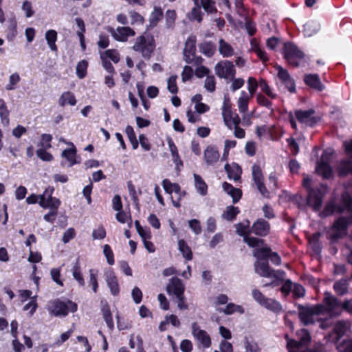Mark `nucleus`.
<instances>
[{
	"instance_id": "obj_1",
	"label": "nucleus",
	"mask_w": 352,
	"mask_h": 352,
	"mask_svg": "<svg viewBox=\"0 0 352 352\" xmlns=\"http://www.w3.org/2000/svg\"><path fill=\"white\" fill-rule=\"evenodd\" d=\"M298 340L287 339V348L289 352H324V347L320 344H317L313 349H306L311 342V336L309 332L302 329L296 333Z\"/></svg>"
},
{
	"instance_id": "obj_2",
	"label": "nucleus",
	"mask_w": 352,
	"mask_h": 352,
	"mask_svg": "<svg viewBox=\"0 0 352 352\" xmlns=\"http://www.w3.org/2000/svg\"><path fill=\"white\" fill-rule=\"evenodd\" d=\"M302 184L308 191L307 199V205L311 207L314 210H318L321 208L323 197L327 192V186L324 184H320L316 188H311V179L309 177H306L303 179Z\"/></svg>"
},
{
	"instance_id": "obj_3",
	"label": "nucleus",
	"mask_w": 352,
	"mask_h": 352,
	"mask_svg": "<svg viewBox=\"0 0 352 352\" xmlns=\"http://www.w3.org/2000/svg\"><path fill=\"white\" fill-rule=\"evenodd\" d=\"M132 49L148 60L155 49V39L151 34L144 33L135 38Z\"/></svg>"
},
{
	"instance_id": "obj_4",
	"label": "nucleus",
	"mask_w": 352,
	"mask_h": 352,
	"mask_svg": "<svg viewBox=\"0 0 352 352\" xmlns=\"http://www.w3.org/2000/svg\"><path fill=\"white\" fill-rule=\"evenodd\" d=\"M323 305H316L314 306L298 305V311L300 321L305 325L314 324L318 316L323 312Z\"/></svg>"
},
{
	"instance_id": "obj_5",
	"label": "nucleus",
	"mask_w": 352,
	"mask_h": 352,
	"mask_svg": "<svg viewBox=\"0 0 352 352\" xmlns=\"http://www.w3.org/2000/svg\"><path fill=\"white\" fill-rule=\"evenodd\" d=\"M76 310L77 305L69 300L61 301L57 299L49 303V311L55 316H65L69 312H75Z\"/></svg>"
},
{
	"instance_id": "obj_6",
	"label": "nucleus",
	"mask_w": 352,
	"mask_h": 352,
	"mask_svg": "<svg viewBox=\"0 0 352 352\" xmlns=\"http://www.w3.org/2000/svg\"><path fill=\"white\" fill-rule=\"evenodd\" d=\"M274 67L277 71V77L278 80L276 84L278 87L279 89H283V91L288 90L291 93H295V82L287 70L278 65H275Z\"/></svg>"
},
{
	"instance_id": "obj_7",
	"label": "nucleus",
	"mask_w": 352,
	"mask_h": 352,
	"mask_svg": "<svg viewBox=\"0 0 352 352\" xmlns=\"http://www.w3.org/2000/svg\"><path fill=\"white\" fill-rule=\"evenodd\" d=\"M352 224V216L349 217H340L333 225L329 231V237L336 241L343 237L346 233V228L349 225Z\"/></svg>"
},
{
	"instance_id": "obj_8",
	"label": "nucleus",
	"mask_w": 352,
	"mask_h": 352,
	"mask_svg": "<svg viewBox=\"0 0 352 352\" xmlns=\"http://www.w3.org/2000/svg\"><path fill=\"white\" fill-rule=\"evenodd\" d=\"M196 37L190 36L186 41L184 49V60L188 64H195L196 65L201 64L203 58L201 57H195L196 52Z\"/></svg>"
},
{
	"instance_id": "obj_9",
	"label": "nucleus",
	"mask_w": 352,
	"mask_h": 352,
	"mask_svg": "<svg viewBox=\"0 0 352 352\" xmlns=\"http://www.w3.org/2000/svg\"><path fill=\"white\" fill-rule=\"evenodd\" d=\"M255 272L262 277H274L276 279H283L285 276V272L282 270H274L272 269L267 261H257L254 263Z\"/></svg>"
},
{
	"instance_id": "obj_10",
	"label": "nucleus",
	"mask_w": 352,
	"mask_h": 352,
	"mask_svg": "<svg viewBox=\"0 0 352 352\" xmlns=\"http://www.w3.org/2000/svg\"><path fill=\"white\" fill-rule=\"evenodd\" d=\"M333 151L331 148L326 149L322 156L320 162H318L316 170L318 175H322L324 178H329L332 175V170L329 165Z\"/></svg>"
},
{
	"instance_id": "obj_11",
	"label": "nucleus",
	"mask_w": 352,
	"mask_h": 352,
	"mask_svg": "<svg viewBox=\"0 0 352 352\" xmlns=\"http://www.w3.org/2000/svg\"><path fill=\"white\" fill-rule=\"evenodd\" d=\"M323 311H327L331 316H338L342 311V304L329 292L324 293L322 300Z\"/></svg>"
},
{
	"instance_id": "obj_12",
	"label": "nucleus",
	"mask_w": 352,
	"mask_h": 352,
	"mask_svg": "<svg viewBox=\"0 0 352 352\" xmlns=\"http://www.w3.org/2000/svg\"><path fill=\"white\" fill-rule=\"evenodd\" d=\"M214 72L219 78L227 80H232L236 74L233 63L228 60L219 61L214 67Z\"/></svg>"
},
{
	"instance_id": "obj_13",
	"label": "nucleus",
	"mask_w": 352,
	"mask_h": 352,
	"mask_svg": "<svg viewBox=\"0 0 352 352\" xmlns=\"http://www.w3.org/2000/svg\"><path fill=\"white\" fill-rule=\"evenodd\" d=\"M191 329L192 335L197 340L199 348L206 349L210 346V336L205 330L201 329L197 322L192 323Z\"/></svg>"
},
{
	"instance_id": "obj_14",
	"label": "nucleus",
	"mask_w": 352,
	"mask_h": 352,
	"mask_svg": "<svg viewBox=\"0 0 352 352\" xmlns=\"http://www.w3.org/2000/svg\"><path fill=\"white\" fill-rule=\"evenodd\" d=\"M284 56L289 64L298 67L299 61L303 58L304 54L295 45L288 43L284 45Z\"/></svg>"
},
{
	"instance_id": "obj_15",
	"label": "nucleus",
	"mask_w": 352,
	"mask_h": 352,
	"mask_svg": "<svg viewBox=\"0 0 352 352\" xmlns=\"http://www.w3.org/2000/svg\"><path fill=\"white\" fill-rule=\"evenodd\" d=\"M344 145L349 159L342 160L338 166V172L340 176L352 173V140L349 142H345Z\"/></svg>"
},
{
	"instance_id": "obj_16",
	"label": "nucleus",
	"mask_w": 352,
	"mask_h": 352,
	"mask_svg": "<svg viewBox=\"0 0 352 352\" xmlns=\"http://www.w3.org/2000/svg\"><path fill=\"white\" fill-rule=\"evenodd\" d=\"M162 186L168 194L170 195L174 192L177 195V199H175L174 197L171 196V200L173 206L176 208H179L180 206V199L186 195L185 191H182L179 184L176 183H171L168 179H165L162 181Z\"/></svg>"
},
{
	"instance_id": "obj_17",
	"label": "nucleus",
	"mask_w": 352,
	"mask_h": 352,
	"mask_svg": "<svg viewBox=\"0 0 352 352\" xmlns=\"http://www.w3.org/2000/svg\"><path fill=\"white\" fill-rule=\"evenodd\" d=\"M315 113L313 109L308 110H296L295 111V117L299 122L306 126H312L318 120V118L315 116Z\"/></svg>"
},
{
	"instance_id": "obj_18",
	"label": "nucleus",
	"mask_w": 352,
	"mask_h": 352,
	"mask_svg": "<svg viewBox=\"0 0 352 352\" xmlns=\"http://www.w3.org/2000/svg\"><path fill=\"white\" fill-rule=\"evenodd\" d=\"M252 175L255 185L260 193L265 197H268L270 192L263 183V175L261 167L254 164L252 167Z\"/></svg>"
},
{
	"instance_id": "obj_19",
	"label": "nucleus",
	"mask_w": 352,
	"mask_h": 352,
	"mask_svg": "<svg viewBox=\"0 0 352 352\" xmlns=\"http://www.w3.org/2000/svg\"><path fill=\"white\" fill-rule=\"evenodd\" d=\"M185 287L182 280L177 277L170 278L168 284L166 286V292L168 294H173L175 296H181L184 294Z\"/></svg>"
},
{
	"instance_id": "obj_20",
	"label": "nucleus",
	"mask_w": 352,
	"mask_h": 352,
	"mask_svg": "<svg viewBox=\"0 0 352 352\" xmlns=\"http://www.w3.org/2000/svg\"><path fill=\"white\" fill-rule=\"evenodd\" d=\"M270 230L269 223L263 219H259L253 223L250 231L256 235L265 236L270 233Z\"/></svg>"
},
{
	"instance_id": "obj_21",
	"label": "nucleus",
	"mask_w": 352,
	"mask_h": 352,
	"mask_svg": "<svg viewBox=\"0 0 352 352\" xmlns=\"http://www.w3.org/2000/svg\"><path fill=\"white\" fill-rule=\"evenodd\" d=\"M48 190H46L44 193L39 196V204L43 208H50L51 210L57 211V208L60 206V201L51 196V194L47 197Z\"/></svg>"
},
{
	"instance_id": "obj_22",
	"label": "nucleus",
	"mask_w": 352,
	"mask_h": 352,
	"mask_svg": "<svg viewBox=\"0 0 352 352\" xmlns=\"http://www.w3.org/2000/svg\"><path fill=\"white\" fill-rule=\"evenodd\" d=\"M114 38L118 41L125 42L130 36L135 35V31L130 27H118L116 30L112 32Z\"/></svg>"
},
{
	"instance_id": "obj_23",
	"label": "nucleus",
	"mask_w": 352,
	"mask_h": 352,
	"mask_svg": "<svg viewBox=\"0 0 352 352\" xmlns=\"http://www.w3.org/2000/svg\"><path fill=\"white\" fill-rule=\"evenodd\" d=\"M220 154L217 148L214 146H208L204 152V158L206 163L209 166L214 165L217 163Z\"/></svg>"
},
{
	"instance_id": "obj_24",
	"label": "nucleus",
	"mask_w": 352,
	"mask_h": 352,
	"mask_svg": "<svg viewBox=\"0 0 352 352\" xmlns=\"http://www.w3.org/2000/svg\"><path fill=\"white\" fill-rule=\"evenodd\" d=\"M105 278L107 284L112 295L116 296L120 292V287L116 276L112 270L105 272Z\"/></svg>"
},
{
	"instance_id": "obj_25",
	"label": "nucleus",
	"mask_w": 352,
	"mask_h": 352,
	"mask_svg": "<svg viewBox=\"0 0 352 352\" xmlns=\"http://www.w3.org/2000/svg\"><path fill=\"white\" fill-rule=\"evenodd\" d=\"M304 82L307 85L318 91H322L324 88L317 74H306L304 77Z\"/></svg>"
},
{
	"instance_id": "obj_26",
	"label": "nucleus",
	"mask_w": 352,
	"mask_h": 352,
	"mask_svg": "<svg viewBox=\"0 0 352 352\" xmlns=\"http://www.w3.org/2000/svg\"><path fill=\"white\" fill-rule=\"evenodd\" d=\"M320 29V23L316 20H310L303 26L305 36L310 37L316 34Z\"/></svg>"
},
{
	"instance_id": "obj_27",
	"label": "nucleus",
	"mask_w": 352,
	"mask_h": 352,
	"mask_svg": "<svg viewBox=\"0 0 352 352\" xmlns=\"http://www.w3.org/2000/svg\"><path fill=\"white\" fill-rule=\"evenodd\" d=\"M218 50L223 57H231L234 55V50L232 46L223 38L219 41Z\"/></svg>"
},
{
	"instance_id": "obj_28",
	"label": "nucleus",
	"mask_w": 352,
	"mask_h": 352,
	"mask_svg": "<svg viewBox=\"0 0 352 352\" xmlns=\"http://www.w3.org/2000/svg\"><path fill=\"white\" fill-rule=\"evenodd\" d=\"M351 323L348 320H339L333 327V331L337 335L338 338L342 337L350 329Z\"/></svg>"
},
{
	"instance_id": "obj_29",
	"label": "nucleus",
	"mask_w": 352,
	"mask_h": 352,
	"mask_svg": "<svg viewBox=\"0 0 352 352\" xmlns=\"http://www.w3.org/2000/svg\"><path fill=\"white\" fill-rule=\"evenodd\" d=\"M222 187L223 190L232 197L233 203L235 204L240 199L242 192L239 188H234L227 182H223Z\"/></svg>"
},
{
	"instance_id": "obj_30",
	"label": "nucleus",
	"mask_w": 352,
	"mask_h": 352,
	"mask_svg": "<svg viewBox=\"0 0 352 352\" xmlns=\"http://www.w3.org/2000/svg\"><path fill=\"white\" fill-rule=\"evenodd\" d=\"M163 16V11L160 7H155L153 11L151 14L149 18V25L148 28H153L155 27L158 22Z\"/></svg>"
},
{
	"instance_id": "obj_31",
	"label": "nucleus",
	"mask_w": 352,
	"mask_h": 352,
	"mask_svg": "<svg viewBox=\"0 0 352 352\" xmlns=\"http://www.w3.org/2000/svg\"><path fill=\"white\" fill-rule=\"evenodd\" d=\"M225 170H226L228 177L234 181H238L241 177V169L237 164H233L230 166L229 164H226Z\"/></svg>"
},
{
	"instance_id": "obj_32",
	"label": "nucleus",
	"mask_w": 352,
	"mask_h": 352,
	"mask_svg": "<svg viewBox=\"0 0 352 352\" xmlns=\"http://www.w3.org/2000/svg\"><path fill=\"white\" fill-rule=\"evenodd\" d=\"M217 310L219 312L224 313L226 315H231L235 312H239L240 314L244 313V309L242 306L235 305L232 302L228 303L225 308H218Z\"/></svg>"
},
{
	"instance_id": "obj_33",
	"label": "nucleus",
	"mask_w": 352,
	"mask_h": 352,
	"mask_svg": "<svg viewBox=\"0 0 352 352\" xmlns=\"http://www.w3.org/2000/svg\"><path fill=\"white\" fill-rule=\"evenodd\" d=\"M58 103L61 107H64L67 104L74 106L76 104V100L72 92L66 91L60 96Z\"/></svg>"
},
{
	"instance_id": "obj_34",
	"label": "nucleus",
	"mask_w": 352,
	"mask_h": 352,
	"mask_svg": "<svg viewBox=\"0 0 352 352\" xmlns=\"http://www.w3.org/2000/svg\"><path fill=\"white\" fill-rule=\"evenodd\" d=\"M195 186L197 191L202 196L207 194L208 186L201 177L197 174H194Z\"/></svg>"
},
{
	"instance_id": "obj_35",
	"label": "nucleus",
	"mask_w": 352,
	"mask_h": 352,
	"mask_svg": "<svg viewBox=\"0 0 352 352\" xmlns=\"http://www.w3.org/2000/svg\"><path fill=\"white\" fill-rule=\"evenodd\" d=\"M45 39L47 44L52 51H57L56 41L57 40V32L54 30H47L45 33Z\"/></svg>"
},
{
	"instance_id": "obj_36",
	"label": "nucleus",
	"mask_w": 352,
	"mask_h": 352,
	"mask_svg": "<svg viewBox=\"0 0 352 352\" xmlns=\"http://www.w3.org/2000/svg\"><path fill=\"white\" fill-rule=\"evenodd\" d=\"M250 98V97L245 91H241V96L237 101L238 108L240 113H245L248 111Z\"/></svg>"
},
{
	"instance_id": "obj_37",
	"label": "nucleus",
	"mask_w": 352,
	"mask_h": 352,
	"mask_svg": "<svg viewBox=\"0 0 352 352\" xmlns=\"http://www.w3.org/2000/svg\"><path fill=\"white\" fill-rule=\"evenodd\" d=\"M335 292L340 296H343L348 292V280L341 279L333 285Z\"/></svg>"
},
{
	"instance_id": "obj_38",
	"label": "nucleus",
	"mask_w": 352,
	"mask_h": 352,
	"mask_svg": "<svg viewBox=\"0 0 352 352\" xmlns=\"http://www.w3.org/2000/svg\"><path fill=\"white\" fill-rule=\"evenodd\" d=\"M346 191L342 194V204L344 209L352 212V197L349 195V191L352 190V184L346 187Z\"/></svg>"
},
{
	"instance_id": "obj_39",
	"label": "nucleus",
	"mask_w": 352,
	"mask_h": 352,
	"mask_svg": "<svg viewBox=\"0 0 352 352\" xmlns=\"http://www.w3.org/2000/svg\"><path fill=\"white\" fill-rule=\"evenodd\" d=\"M199 50L201 53L208 57H211L215 52V46L212 42H204L199 45Z\"/></svg>"
},
{
	"instance_id": "obj_40",
	"label": "nucleus",
	"mask_w": 352,
	"mask_h": 352,
	"mask_svg": "<svg viewBox=\"0 0 352 352\" xmlns=\"http://www.w3.org/2000/svg\"><path fill=\"white\" fill-rule=\"evenodd\" d=\"M261 306L274 312H279L282 309V307L278 301L268 298L265 299Z\"/></svg>"
},
{
	"instance_id": "obj_41",
	"label": "nucleus",
	"mask_w": 352,
	"mask_h": 352,
	"mask_svg": "<svg viewBox=\"0 0 352 352\" xmlns=\"http://www.w3.org/2000/svg\"><path fill=\"white\" fill-rule=\"evenodd\" d=\"M178 247L179 251L182 252L183 256L187 260L190 261L192 258V253L189 248V246L186 244V243L184 240H179L178 241Z\"/></svg>"
},
{
	"instance_id": "obj_42",
	"label": "nucleus",
	"mask_w": 352,
	"mask_h": 352,
	"mask_svg": "<svg viewBox=\"0 0 352 352\" xmlns=\"http://www.w3.org/2000/svg\"><path fill=\"white\" fill-rule=\"evenodd\" d=\"M321 234L320 232H316L309 237V243L314 250V251L318 254L321 250V244L319 241V238Z\"/></svg>"
},
{
	"instance_id": "obj_43",
	"label": "nucleus",
	"mask_w": 352,
	"mask_h": 352,
	"mask_svg": "<svg viewBox=\"0 0 352 352\" xmlns=\"http://www.w3.org/2000/svg\"><path fill=\"white\" fill-rule=\"evenodd\" d=\"M72 275L74 279L78 281L79 285L84 286L85 285V280L82 276V274L81 273L80 267L79 265L78 261H77L75 265L73 266L72 268Z\"/></svg>"
},
{
	"instance_id": "obj_44",
	"label": "nucleus",
	"mask_w": 352,
	"mask_h": 352,
	"mask_svg": "<svg viewBox=\"0 0 352 352\" xmlns=\"http://www.w3.org/2000/svg\"><path fill=\"white\" fill-rule=\"evenodd\" d=\"M9 111L7 109L5 102L0 99V117L3 125L7 126L9 124Z\"/></svg>"
},
{
	"instance_id": "obj_45",
	"label": "nucleus",
	"mask_w": 352,
	"mask_h": 352,
	"mask_svg": "<svg viewBox=\"0 0 352 352\" xmlns=\"http://www.w3.org/2000/svg\"><path fill=\"white\" fill-rule=\"evenodd\" d=\"M239 210L237 207L230 206L227 208L226 210L222 214V217L226 220L232 221L239 214Z\"/></svg>"
},
{
	"instance_id": "obj_46",
	"label": "nucleus",
	"mask_w": 352,
	"mask_h": 352,
	"mask_svg": "<svg viewBox=\"0 0 352 352\" xmlns=\"http://www.w3.org/2000/svg\"><path fill=\"white\" fill-rule=\"evenodd\" d=\"M131 19V24L132 25H142L144 23V17L135 11H130L129 12Z\"/></svg>"
},
{
	"instance_id": "obj_47",
	"label": "nucleus",
	"mask_w": 352,
	"mask_h": 352,
	"mask_svg": "<svg viewBox=\"0 0 352 352\" xmlns=\"http://www.w3.org/2000/svg\"><path fill=\"white\" fill-rule=\"evenodd\" d=\"M201 6L204 10L210 14L217 12V10L215 6V2L212 0H200Z\"/></svg>"
},
{
	"instance_id": "obj_48",
	"label": "nucleus",
	"mask_w": 352,
	"mask_h": 352,
	"mask_svg": "<svg viewBox=\"0 0 352 352\" xmlns=\"http://www.w3.org/2000/svg\"><path fill=\"white\" fill-rule=\"evenodd\" d=\"M337 350L338 352H352V338L343 340L338 344Z\"/></svg>"
},
{
	"instance_id": "obj_49",
	"label": "nucleus",
	"mask_w": 352,
	"mask_h": 352,
	"mask_svg": "<svg viewBox=\"0 0 352 352\" xmlns=\"http://www.w3.org/2000/svg\"><path fill=\"white\" fill-rule=\"evenodd\" d=\"M62 156L66 158L69 162V166H72L74 164H76V161L75 160L76 157V150L75 148H69L65 149L62 153Z\"/></svg>"
},
{
	"instance_id": "obj_50",
	"label": "nucleus",
	"mask_w": 352,
	"mask_h": 352,
	"mask_svg": "<svg viewBox=\"0 0 352 352\" xmlns=\"http://www.w3.org/2000/svg\"><path fill=\"white\" fill-rule=\"evenodd\" d=\"M102 314L104 319L108 326V327L112 330L114 327V324L112 318V315L109 306H104L102 308Z\"/></svg>"
},
{
	"instance_id": "obj_51",
	"label": "nucleus",
	"mask_w": 352,
	"mask_h": 352,
	"mask_svg": "<svg viewBox=\"0 0 352 352\" xmlns=\"http://www.w3.org/2000/svg\"><path fill=\"white\" fill-rule=\"evenodd\" d=\"M272 250L269 247H264L256 249L254 252V256L258 259H267L270 256Z\"/></svg>"
},
{
	"instance_id": "obj_52",
	"label": "nucleus",
	"mask_w": 352,
	"mask_h": 352,
	"mask_svg": "<svg viewBox=\"0 0 352 352\" xmlns=\"http://www.w3.org/2000/svg\"><path fill=\"white\" fill-rule=\"evenodd\" d=\"M125 132L129 138V141L131 142L133 148L136 149L138 146V142L136 139V135L133 131V129L131 126H127L125 129Z\"/></svg>"
},
{
	"instance_id": "obj_53",
	"label": "nucleus",
	"mask_w": 352,
	"mask_h": 352,
	"mask_svg": "<svg viewBox=\"0 0 352 352\" xmlns=\"http://www.w3.org/2000/svg\"><path fill=\"white\" fill-rule=\"evenodd\" d=\"M243 241L246 243L249 246L255 248L258 247L263 244L264 241L263 239H259L256 237L245 236L243 237Z\"/></svg>"
},
{
	"instance_id": "obj_54",
	"label": "nucleus",
	"mask_w": 352,
	"mask_h": 352,
	"mask_svg": "<svg viewBox=\"0 0 352 352\" xmlns=\"http://www.w3.org/2000/svg\"><path fill=\"white\" fill-rule=\"evenodd\" d=\"M204 87L209 92H214L216 89V80L214 76H208L204 82Z\"/></svg>"
},
{
	"instance_id": "obj_55",
	"label": "nucleus",
	"mask_w": 352,
	"mask_h": 352,
	"mask_svg": "<svg viewBox=\"0 0 352 352\" xmlns=\"http://www.w3.org/2000/svg\"><path fill=\"white\" fill-rule=\"evenodd\" d=\"M259 87L261 91H263L268 97L271 98H275L276 97V95L272 91L265 80H260Z\"/></svg>"
},
{
	"instance_id": "obj_56",
	"label": "nucleus",
	"mask_w": 352,
	"mask_h": 352,
	"mask_svg": "<svg viewBox=\"0 0 352 352\" xmlns=\"http://www.w3.org/2000/svg\"><path fill=\"white\" fill-rule=\"evenodd\" d=\"M245 352H261V349L258 344L253 340H249L248 339H246L245 342Z\"/></svg>"
},
{
	"instance_id": "obj_57",
	"label": "nucleus",
	"mask_w": 352,
	"mask_h": 352,
	"mask_svg": "<svg viewBox=\"0 0 352 352\" xmlns=\"http://www.w3.org/2000/svg\"><path fill=\"white\" fill-rule=\"evenodd\" d=\"M21 78L17 73H14L10 76L9 83L6 85L7 90H13L15 89V85L20 81Z\"/></svg>"
},
{
	"instance_id": "obj_58",
	"label": "nucleus",
	"mask_w": 352,
	"mask_h": 352,
	"mask_svg": "<svg viewBox=\"0 0 352 352\" xmlns=\"http://www.w3.org/2000/svg\"><path fill=\"white\" fill-rule=\"evenodd\" d=\"M98 272L94 269L89 270V284L92 285L93 291L96 293L98 290Z\"/></svg>"
},
{
	"instance_id": "obj_59",
	"label": "nucleus",
	"mask_w": 352,
	"mask_h": 352,
	"mask_svg": "<svg viewBox=\"0 0 352 352\" xmlns=\"http://www.w3.org/2000/svg\"><path fill=\"white\" fill-rule=\"evenodd\" d=\"M202 16L203 12L201 11L200 6H195L191 10L190 14V19L196 20L200 23L202 21Z\"/></svg>"
},
{
	"instance_id": "obj_60",
	"label": "nucleus",
	"mask_w": 352,
	"mask_h": 352,
	"mask_svg": "<svg viewBox=\"0 0 352 352\" xmlns=\"http://www.w3.org/2000/svg\"><path fill=\"white\" fill-rule=\"evenodd\" d=\"M87 63L85 60L80 61L76 66V74L80 78H83L86 74Z\"/></svg>"
},
{
	"instance_id": "obj_61",
	"label": "nucleus",
	"mask_w": 352,
	"mask_h": 352,
	"mask_svg": "<svg viewBox=\"0 0 352 352\" xmlns=\"http://www.w3.org/2000/svg\"><path fill=\"white\" fill-rule=\"evenodd\" d=\"M104 56L109 58L115 63H117L120 60L119 54L115 50H107L103 54H101V58L103 59Z\"/></svg>"
},
{
	"instance_id": "obj_62",
	"label": "nucleus",
	"mask_w": 352,
	"mask_h": 352,
	"mask_svg": "<svg viewBox=\"0 0 352 352\" xmlns=\"http://www.w3.org/2000/svg\"><path fill=\"white\" fill-rule=\"evenodd\" d=\"M37 156L43 161L51 162L54 157L52 155L46 151L45 148H39L36 151Z\"/></svg>"
},
{
	"instance_id": "obj_63",
	"label": "nucleus",
	"mask_w": 352,
	"mask_h": 352,
	"mask_svg": "<svg viewBox=\"0 0 352 352\" xmlns=\"http://www.w3.org/2000/svg\"><path fill=\"white\" fill-rule=\"evenodd\" d=\"M103 252L107 258L108 263L109 265L114 264L113 253L112 252L111 247L109 245L106 244L104 245Z\"/></svg>"
},
{
	"instance_id": "obj_64",
	"label": "nucleus",
	"mask_w": 352,
	"mask_h": 352,
	"mask_svg": "<svg viewBox=\"0 0 352 352\" xmlns=\"http://www.w3.org/2000/svg\"><path fill=\"white\" fill-rule=\"evenodd\" d=\"M252 295L255 301L262 305L267 298L258 289H254L252 291Z\"/></svg>"
}]
</instances>
